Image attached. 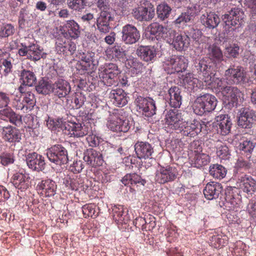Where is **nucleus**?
I'll return each instance as SVG.
<instances>
[{
	"instance_id": "nucleus-1",
	"label": "nucleus",
	"mask_w": 256,
	"mask_h": 256,
	"mask_svg": "<svg viewBox=\"0 0 256 256\" xmlns=\"http://www.w3.org/2000/svg\"><path fill=\"white\" fill-rule=\"evenodd\" d=\"M217 104L216 98L209 94H206L198 97L192 104L194 112L202 116L206 112L214 110Z\"/></svg>"
},
{
	"instance_id": "nucleus-2",
	"label": "nucleus",
	"mask_w": 256,
	"mask_h": 256,
	"mask_svg": "<svg viewBox=\"0 0 256 256\" xmlns=\"http://www.w3.org/2000/svg\"><path fill=\"white\" fill-rule=\"evenodd\" d=\"M224 77L228 84H242L248 82L246 71L240 66H230L225 71Z\"/></svg>"
},
{
	"instance_id": "nucleus-3",
	"label": "nucleus",
	"mask_w": 256,
	"mask_h": 256,
	"mask_svg": "<svg viewBox=\"0 0 256 256\" xmlns=\"http://www.w3.org/2000/svg\"><path fill=\"white\" fill-rule=\"evenodd\" d=\"M46 156L49 160L57 165L62 166L68 162L66 149L60 144H56L46 150Z\"/></svg>"
},
{
	"instance_id": "nucleus-4",
	"label": "nucleus",
	"mask_w": 256,
	"mask_h": 256,
	"mask_svg": "<svg viewBox=\"0 0 256 256\" xmlns=\"http://www.w3.org/2000/svg\"><path fill=\"white\" fill-rule=\"evenodd\" d=\"M244 18V13L239 8H232L228 14L222 16V20L225 23V31L228 32L234 30L232 26L241 25Z\"/></svg>"
},
{
	"instance_id": "nucleus-5",
	"label": "nucleus",
	"mask_w": 256,
	"mask_h": 256,
	"mask_svg": "<svg viewBox=\"0 0 256 256\" xmlns=\"http://www.w3.org/2000/svg\"><path fill=\"white\" fill-rule=\"evenodd\" d=\"M188 64V60L184 56H174L164 62V68L168 74H174L186 70Z\"/></svg>"
},
{
	"instance_id": "nucleus-6",
	"label": "nucleus",
	"mask_w": 256,
	"mask_h": 256,
	"mask_svg": "<svg viewBox=\"0 0 256 256\" xmlns=\"http://www.w3.org/2000/svg\"><path fill=\"white\" fill-rule=\"evenodd\" d=\"M172 34H170L166 38V42L176 50L182 51L185 50L190 44V39L184 33L177 32L174 30Z\"/></svg>"
},
{
	"instance_id": "nucleus-7",
	"label": "nucleus",
	"mask_w": 256,
	"mask_h": 256,
	"mask_svg": "<svg viewBox=\"0 0 256 256\" xmlns=\"http://www.w3.org/2000/svg\"><path fill=\"white\" fill-rule=\"evenodd\" d=\"M135 103L137 110L146 116L150 117L156 114V104L152 98L140 96L136 98Z\"/></svg>"
},
{
	"instance_id": "nucleus-8",
	"label": "nucleus",
	"mask_w": 256,
	"mask_h": 256,
	"mask_svg": "<svg viewBox=\"0 0 256 256\" xmlns=\"http://www.w3.org/2000/svg\"><path fill=\"white\" fill-rule=\"evenodd\" d=\"M106 126L110 130L116 132H126L130 128L129 121L121 118L116 113L110 115Z\"/></svg>"
},
{
	"instance_id": "nucleus-9",
	"label": "nucleus",
	"mask_w": 256,
	"mask_h": 256,
	"mask_svg": "<svg viewBox=\"0 0 256 256\" xmlns=\"http://www.w3.org/2000/svg\"><path fill=\"white\" fill-rule=\"evenodd\" d=\"M222 99L224 103L236 106L244 100V94L236 87L228 86L222 91Z\"/></svg>"
},
{
	"instance_id": "nucleus-10",
	"label": "nucleus",
	"mask_w": 256,
	"mask_h": 256,
	"mask_svg": "<svg viewBox=\"0 0 256 256\" xmlns=\"http://www.w3.org/2000/svg\"><path fill=\"white\" fill-rule=\"evenodd\" d=\"M172 32L173 30L168 26L165 27L158 22H153L147 27L146 34L152 35L150 38H156L158 40L162 38L166 41L168 35Z\"/></svg>"
},
{
	"instance_id": "nucleus-11",
	"label": "nucleus",
	"mask_w": 256,
	"mask_h": 256,
	"mask_svg": "<svg viewBox=\"0 0 256 256\" xmlns=\"http://www.w3.org/2000/svg\"><path fill=\"white\" fill-rule=\"evenodd\" d=\"M119 72L116 64L110 63L100 66L99 68V76L102 82L107 85L113 84L114 80L116 78Z\"/></svg>"
},
{
	"instance_id": "nucleus-12",
	"label": "nucleus",
	"mask_w": 256,
	"mask_h": 256,
	"mask_svg": "<svg viewBox=\"0 0 256 256\" xmlns=\"http://www.w3.org/2000/svg\"><path fill=\"white\" fill-rule=\"evenodd\" d=\"M177 174L175 168L169 166H160L156 172L155 180L160 184H165L174 180Z\"/></svg>"
},
{
	"instance_id": "nucleus-13",
	"label": "nucleus",
	"mask_w": 256,
	"mask_h": 256,
	"mask_svg": "<svg viewBox=\"0 0 256 256\" xmlns=\"http://www.w3.org/2000/svg\"><path fill=\"white\" fill-rule=\"evenodd\" d=\"M18 54L20 56H26L28 58L34 61H37L46 56L43 50L38 45L34 44L20 48Z\"/></svg>"
},
{
	"instance_id": "nucleus-14",
	"label": "nucleus",
	"mask_w": 256,
	"mask_h": 256,
	"mask_svg": "<svg viewBox=\"0 0 256 256\" xmlns=\"http://www.w3.org/2000/svg\"><path fill=\"white\" fill-rule=\"evenodd\" d=\"M122 40L128 44L136 43L140 37V32L137 28L130 24H126L122 28Z\"/></svg>"
},
{
	"instance_id": "nucleus-15",
	"label": "nucleus",
	"mask_w": 256,
	"mask_h": 256,
	"mask_svg": "<svg viewBox=\"0 0 256 256\" xmlns=\"http://www.w3.org/2000/svg\"><path fill=\"white\" fill-rule=\"evenodd\" d=\"M180 124L179 130L184 136L194 137L202 131V124L200 122L196 120L190 122H183Z\"/></svg>"
},
{
	"instance_id": "nucleus-16",
	"label": "nucleus",
	"mask_w": 256,
	"mask_h": 256,
	"mask_svg": "<svg viewBox=\"0 0 256 256\" xmlns=\"http://www.w3.org/2000/svg\"><path fill=\"white\" fill-rule=\"evenodd\" d=\"M64 132L70 136L82 137L89 132L88 124H82L80 123L68 122L64 124Z\"/></svg>"
},
{
	"instance_id": "nucleus-17",
	"label": "nucleus",
	"mask_w": 256,
	"mask_h": 256,
	"mask_svg": "<svg viewBox=\"0 0 256 256\" xmlns=\"http://www.w3.org/2000/svg\"><path fill=\"white\" fill-rule=\"evenodd\" d=\"M238 124L244 128H250L255 120L254 112L248 108H242L238 113Z\"/></svg>"
},
{
	"instance_id": "nucleus-18",
	"label": "nucleus",
	"mask_w": 256,
	"mask_h": 256,
	"mask_svg": "<svg viewBox=\"0 0 256 256\" xmlns=\"http://www.w3.org/2000/svg\"><path fill=\"white\" fill-rule=\"evenodd\" d=\"M112 20V14L110 10L101 11L96 19V26L101 33L106 34L110 32V21Z\"/></svg>"
},
{
	"instance_id": "nucleus-19",
	"label": "nucleus",
	"mask_w": 256,
	"mask_h": 256,
	"mask_svg": "<svg viewBox=\"0 0 256 256\" xmlns=\"http://www.w3.org/2000/svg\"><path fill=\"white\" fill-rule=\"evenodd\" d=\"M26 161L28 168L32 170L40 171L44 169V158L36 152L28 154L26 156Z\"/></svg>"
},
{
	"instance_id": "nucleus-20",
	"label": "nucleus",
	"mask_w": 256,
	"mask_h": 256,
	"mask_svg": "<svg viewBox=\"0 0 256 256\" xmlns=\"http://www.w3.org/2000/svg\"><path fill=\"white\" fill-rule=\"evenodd\" d=\"M236 186L244 192L252 194L256 190V181L251 176L243 174L238 178Z\"/></svg>"
},
{
	"instance_id": "nucleus-21",
	"label": "nucleus",
	"mask_w": 256,
	"mask_h": 256,
	"mask_svg": "<svg viewBox=\"0 0 256 256\" xmlns=\"http://www.w3.org/2000/svg\"><path fill=\"white\" fill-rule=\"evenodd\" d=\"M132 14L133 17L139 21H148L154 16V9H150L143 6H138L132 9Z\"/></svg>"
},
{
	"instance_id": "nucleus-22",
	"label": "nucleus",
	"mask_w": 256,
	"mask_h": 256,
	"mask_svg": "<svg viewBox=\"0 0 256 256\" xmlns=\"http://www.w3.org/2000/svg\"><path fill=\"white\" fill-rule=\"evenodd\" d=\"M84 160L92 166H102L104 162L102 154L92 148L88 149L84 152Z\"/></svg>"
},
{
	"instance_id": "nucleus-23",
	"label": "nucleus",
	"mask_w": 256,
	"mask_h": 256,
	"mask_svg": "<svg viewBox=\"0 0 256 256\" xmlns=\"http://www.w3.org/2000/svg\"><path fill=\"white\" fill-rule=\"evenodd\" d=\"M12 182L18 189L24 190L30 185V178L28 174L17 172L12 176Z\"/></svg>"
},
{
	"instance_id": "nucleus-24",
	"label": "nucleus",
	"mask_w": 256,
	"mask_h": 256,
	"mask_svg": "<svg viewBox=\"0 0 256 256\" xmlns=\"http://www.w3.org/2000/svg\"><path fill=\"white\" fill-rule=\"evenodd\" d=\"M210 64V62L208 58L195 60V67L198 72L202 74V80L204 82L206 76H210L214 73L212 66Z\"/></svg>"
},
{
	"instance_id": "nucleus-25",
	"label": "nucleus",
	"mask_w": 256,
	"mask_h": 256,
	"mask_svg": "<svg viewBox=\"0 0 256 256\" xmlns=\"http://www.w3.org/2000/svg\"><path fill=\"white\" fill-rule=\"evenodd\" d=\"M70 90L69 83L63 79H58L52 84V92L59 98L65 97L70 93Z\"/></svg>"
},
{
	"instance_id": "nucleus-26",
	"label": "nucleus",
	"mask_w": 256,
	"mask_h": 256,
	"mask_svg": "<svg viewBox=\"0 0 256 256\" xmlns=\"http://www.w3.org/2000/svg\"><path fill=\"white\" fill-rule=\"evenodd\" d=\"M216 124L218 126V132L225 136L230 133L232 122L228 115H220L216 118Z\"/></svg>"
},
{
	"instance_id": "nucleus-27",
	"label": "nucleus",
	"mask_w": 256,
	"mask_h": 256,
	"mask_svg": "<svg viewBox=\"0 0 256 256\" xmlns=\"http://www.w3.org/2000/svg\"><path fill=\"white\" fill-rule=\"evenodd\" d=\"M134 150L140 158H148L154 152L153 148L147 142H138L134 145Z\"/></svg>"
},
{
	"instance_id": "nucleus-28",
	"label": "nucleus",
	"mask_w": 256,
	"mask_h": 256,
	"mask_svg": "<svg viewBox=\"0 0 256 256\" xmlns=\"http://www.w3.org/2000/svg\"><path fill=\"white\" fill-rule=\"evenodd\" d=\"M180 92V90L178 86H174L169 89L166 98L168 100L169 104L172 107L178 108L182 104V97Z\"/></svg>"
},
{
	"instance_id": "nucleus-29",
	"label": "nucleus",
	"mask_w": 256,
	"mask_h": 256,
	"mask_svg": "<svg viewBox=\"0 0 256 256\" xmlns=\"http://www.w3.org/2000/svg\"><path fill=\"white\" fill-rule=\"evenodd\" d=\"M221 190L222 186L220 184L212 182L206 185L204 190V194L206 198L212 200L218 198Z\"/></svg>"
},
{
	"instance_id": "nucleus-30",
	"label": "nucleus",
	"mask_w": 256,
	"mask_h": 256,
	"mask_svg": "<svg viewBox=\"0 0 256 256\" xmlns=\"http://www.w3.org/2000/svg\"><path fill=\"white\" fill-rule=\"evenodd\" d=\"M110 98L113 104L119 107L125 106L128 102L126 94L122 89H116L111 90Z\"/></svg>"
},
{
	"instance_id": "nucleus-31",
	"label": "nucleus",
	"mask_w": 256,
	"mask_h": 256,
	"mask_svg": "<svg viewBox=\"0 0 256 256\" xmlns=\"http://www.w3.org/2000/svg\"><path fill=\"white\" fill-rule=\"evenodd\" d=\"M202 23L206 28H214L220 22L218 16L214 12H206L200 17Z\"/></svg>"
},
{
	"instance_id": "nucleus-32",
	"label": "nucleus",
	"mask_w": 256,
	"mask_h": 256,
	"mask_svg": "<svg viewBox=\"0 0 256 256\" xmlns=\"http://www.w3.org/2000/svg\"><path fill=\"white\" fill-rule=\"evenodd\" d=\"M136 53L138 56L146 62H152L156 56L155 48L150 46H139Z\"/></svg>"
},
{
	"instance_id": "nucleus-33",
	"label": "nucleus",
	"mask_w": 256,
	"mask_h": 256,
	"mask_svg": "<svg viewBox=\"0 0 256 256\" xmlns=\"http://www.w3.org/2000/svg\"><path fill=\"white\" fill-rule=\"evenodd\" d=\"M224 80H226L225 78L224 80L219 78L214 73L210 76H206L204 78V82L206 84L215 89L216 92H220L221 94L224 89L227 86L225 84Z\"/></svg>"
},
{
	"instance_id": "nucleus-34",
	"label": "nucleus",
	"mask_w": 256,
	"mask_h": 256,
	"mask_svg": "<svg viewBox=\"0 0 256 256\" xmlns=\"http://www.w3.org/2000/svg\"><path fill=\"white\" fill-rule=\"evenodd\" d=\"M56 188L55 182L51 180H42L37 186L38 190H42L41 193L44 194L46 196H54L56 193Z\"/></svg>"
},
{
	"instance_id": "nucleus-35",
	"label": "nucleus",
	"mask_w": 256,
	"mask_h": 256,
	"mask_svg": "<svg viewBox=\"0 0 256 256\" xmlns=\"http://www.w3.org/2000/svg\"><path fill=\"white\" fill-rule=\"evenodd\" d=\"M2 130V138L6 141L12 142H19L21 139L20 134L18 130L12 126L3 127Z\"/></svg>"
},
{
	"instance_id": "nucleus-36",
	"label": "nucleus",
	"mask_w": 256,
	"mask_h": 256,
	"mask_svg": "<svg viewBox=\"0 0 256 256\" xmlns=\"http://www.w3.org/2000/svg\"><path fill=\"white\" fill-rule=\"evenodd\" d=\"M165 121L167 124L172 128L176 130H179L183 122L181 120L180 116L178 113L177 110H170L166 115Z\"/></svg>"
},
{
	"instance_id": "nucleus-37",
	"label": "nucleus",
	"mask_w": 256,
	"mask_h": 256,
	"mask_svg": "<svg viewBox=\"0 0 256 256\" xmlns=\"http://www.w3.org/2000/svg\"><path fill=\"white\" fill-rule=\"evenodd\" d=\"M206 50L207 55L209 58L216 64V66L223 60L222 52L219 47L212 44L209 45Z\"/></svg>"
},
{
	"instance_id": "nucleus-38",
	"label": "nucleus",
	"mask_w": 256,
	"mask_h": 256,
	"mask_svg": "<svg viewBox=\"0 0 256 256\" xmlns=\"http://www.w3.org/2000/svg\"><path fill=\"white\" fill-rule=\"evenodd\" d=\"M2 57L0 60V72L2 76H6L12 72L14 59L10 56V54L7 52L3 54Z\"/></svg>"
},
{
	"instance_id": "nucleus-39",
	"label": "nucleus",
	"mask_w": 256,
	"mask_h": 256,
	"mask_svg": "<svg viewBox=\"0 0 256 256\" xmlns=\"http://www.w3.org/2000/svg\"><path fill=\"white\" fill-rule=\"evenodd\" d=\"M127 214V211L124 210L122 206H114L112 208V214L114 219L118 223H127L129 220Z\"/></svg>"
},
{
	"instance_id": "nucleus-40",
	"label": "nucleus",
	"mask_w": 256,
	"mask_h": 256,
	"mask_svg": "<svg viewBox=\"0 0 256 256\" xmlns=\"http://www.w3.org/2000/svg\"><path fill=\"white\" fill-rule=\"evenodd\" d=\"M0 118L16 124L20 122L21 116L16 114L10 108H7L0 110Z\"/></svg>"
},
{
	"instance_id": "nucleus-41",
	"label": "nucleus",
	"mask_w": 256,
	"mask_h": 256,
	"mask_svg": "<svg viewBox=\"0 0 256 256\" xmlns=\"http://www.w3.org/2000/svg\"><path fill=\"white\" fill-rule=\"evenodd\" d=\"M66 28L69 36L74 39L79 37L80 30L79 25L74 20H68L66 24Z\"/></svg>"
},
{
	"instance_id": "nucleus-42",
	"label": "nucleus",
	"mask_w": 256,
	"mask_h": 256,
	"mask_svg": "<svg viewBox=\"0 0 256 256\" xmlns=\"http://www.w3.org/2000/svg\"><path fill=\"white\" fill-rule=\"evenodd\" d=\"M22 84L28 86H32L36 82V76L34 73L30 70H23L20 74Z\"/></svg>"
},
{
	"instance_id": "nucleus-43",
	"label": "nucleus",
	"mask_w": 256,
	"mask_h": 256,
	"mask_svg": "<svg viewBox=\"0 0 256 256\" xmlns=\"http://www.w3.org/2000/svg\"><path fill=\"white\" fill-rule=\"evenodd\" d=\"M210 174L214 178L220 180L225 177L226 174V170L222 165L213 164L210 167Z\"/></svg>"
},
{
	"instance_id": "nucleus-44",
	"label": "nucleus",
	"mask_w": 256,
	"mask_h": 256,
	"mask_svg": "<svg viewBox=\"0 0 256 256\" xmlns=\"http://www.w3.org/2000/svg\"><path fill=\"white\" fill-rule=\"evenodd\" d=\"M182 81L185 87L190 90H192L200 85L199 80L197 78H194V75L192 74H186Z\"/></svg>"
},
{
	"instance_id": "nucleus-45",
	"label": "nucleus",
	"mask_w": 256,
	"mask_h": 256,
	"mask_svg": "<svg viewBox=\"0 0 256 256\" xmlns=\"http://www.w3.org/2000/svg\"><path fill=\"white\" fill-rule=\"evenodd\" d=\"M196 14L195 12H193L192 8L188 10L186 12H182L178 18L175 20L174 22L177 24H184L189 22Z\"/></svg>"
},
{
	"instance_id": "nucleus-46",
	"label": "nucleus",
	"mask_w": 256,
	"mask_h": 256,
	"mask_svg": "<svg viewBox=\"0 0 256 256\" xmlns=\"http://www.w3.org/2000/svg\"><path fill=\"white\" fill-rule=\"evenodd\" d=\"M217 156L221 159L226 160L229 158L230 152L228 147L221 142H218L216 144Z\"/></svg>"
},
{
	"instance_id": "nucleus-47",
	"label": "nucleus",
	"mask_w": 256,
	"mask_h": 256,
	"mask_svg": "<svg viewBox=\"0 0 256 256\" xmlns=\"http://www.w3.org/2000/svg\"><path fill=\"white\" fill-rule=\"evenodd\" d=\"M172 11L171 8L166 3L163 2L158 6L156 13L158 18L162 20L168 18Z\"/></svg>"
},
{
	"instance_id": "nucleus-48",
	"label": "nucleus",
	"mask_w": 256,
	"mask_h": 256,
	"mask_svg": "<svg viewBox=\"0 0 256 256\" xmlns=\"http://www.w3.org/2000/svg\"><path fill=\"white\" fill-rule=\"evenodd\" d=\"M210 161L209 156L204 153H197L195 154L194 160L192 161L194 166L200 168L203 166L206 165Z\"/></svg>"
},
{
	"instance_id": "nucleus-49",
	"label": "nucleus",
	"mask_w": 256,
	"mask_h": 256,
	"mask_svg": "<svg viewBox=\"0 0 256 256\" xmlns=\"http://www.w3.org/2000/svg\"><path fill=\"white\" fill-rule=\"evenodd\" d=\"M36 90L39 94H47L52 92V84L44 80H40L36 87Z\"/></svg>"
},
{
	"instance_id": "nucleus-50",
	"label": "nucleus",
	"mask_w": 256,
	"mask_h": 256,
	"mask_svg": "<svg viewBox=\"0 0 256 256\" xmlns=\"http://www.w3.org/2000/svg\"><path fill=\"white\" fill-rule=\"evenodd\" d=\"M21 97L26 106V110L30 112L35 104L34 94L30 92H27L21 95Z\"/></svg>"
},
{
	"instance_id": "nucleus-51",
	"label": "nucleus",
	"mask_w": 256,
	"mask_h": 256,
	"mask_svg": "<svg viewBox=\"0 0 256 256\" xmlns=\"http://www.w3.org/2000/svg\"><path fill=\"white\" fill-rule=\"evenodd\" d=\"M86 0H68L69 8L76 11H80L86 6Z\"/></svg>"
},
{
	"instance_id": "nucleus-52",
	"label": "nucleus",
	"mask_w": 256,
	"mask_h": 256,
	"mask_svg": "<svg viewBox=\"0 0 256 256\" xmlns=\"http://www.w3.org/2000/svg\"><path fill=\"white\" fill-rule=\"evenodd\" d=\"M255 146L254 144L250 140H243L240 143L238 148L240 151L250 155Z\"/></svg>"
},
{
	"instance_id": "nucleus-53",
	"label": "nucleus",
	"mask_w": 256,
	"mask_h": 256,
	"mask_svg": "<svg viewBox=\"0 0 256 256\" xmlns=\"http://www.w3.org/2000/svg\"><path fill=\"white\" fill-rule=\"evenodd\" d=\"M95 206L92 204H88L82 207V212L85 218L92 217L96 218L97 214H96Z\"/></svg>"
},
{
	"instance_id": "nucleus-54",
	"label": "nucleus",
	"mask_w": 256,
	"mask_h": 256,
	"mask_svg": "<svg viewBox=\"0 0 256 256\" xmlns=\"http://www.w3.org/2000/svg\"><path fill=\"white\" fill-rule=\"evenodd\" d=\"M12 106L18 110H20L24 113H26L28 112V110H26V106L23 102V100L20 96H16L12 101Z\"/></svg>"
},
{
	"instance_id": "nucleus-55",
	"label": "nucleus",
	"mask_w": 256,
	"mask_h": 256,
	"mask_svg": "<svg viewBox=\"0 0 256 256\" xmlns=\"http://www.w3.org/2000/svg\"><path fill=\"white\" fill-rule=\"evenodd\" d=\"M95 54L92 52H86L80 54V58L83 62L86 63L88 66L94 62V58Z\"/></svg>"
},
{
	"instance_id": "nucleus-56",
	"label": "nucleus",
	"mask_w": 256,
	"mask_h": 256,
	"mask_svg": "<svg viewBox=\"0 0 256 256\" xmlns=\"http://www.w3.org/2000/svg\"><path fill=\"white\" fill-rule=\"evenodd\" d=\"M14 32V27L10 24H4L0 30V37L6 38L12 34Z\"/></svg>"
},
{
	"instance_id": "nucleus-57",
	"label": "nucleus",
	"mask_w": 256,
	"mask_h": 256,
	"mask_svg": "<svg viewBox=\"0 0 256 256\" xmlns=\"http://www.w3.org/2000/svg\"><path fill=\"white\" fill-rule=\"evenodd\" d=\"M239 49V46L236 44L226 46L225 54H228V56L236 58L238 54Z\"/></svg>"
},
{
	"instance_id": "nucleus-58",
	"label": "nucleus",
	"mask_w": 256,
	"mask_h": 256,
	"mask_svg": "<svg viewBox=\"0 0 256 256\" xmlns=\"http://www.w3.org/2000/svg\"><path fill=\"white\" fill-rule=\"evenodd\" d=\"M113 58L118 59L123 58L125 56L124 51L119 46H114L110 50Z\"/></svg>"
},
{
	"instance_id": "nucleus-59",
	"label": "nucleus",
	"mask_w": 256,
	"mask_h": 256,
	"mask_svg": "<svg viewBox=\"0 0 256 256\" xmlns=\"http://www.w3.org/2000/svg\"><path fill=\"white\" fill-rule=\"evenodd\" d=\"M100 138L94 134L88 135L86 138V140L90 146L94 147L98 145Z\"/></svg>"
},
{
	"instance_id": "nucleus-60",
	"label": "nucleus",
	"mask_w": 256,
	"mask_h": 256,
	"mask_svg": "<svg viewBox=\"0 0 256 256\" xmlns=\"http://www.w3.org/2000/svg\"><path fill=\"white\" fill-rule=\"evenodd\" d=\"M212 244L216 248H220L221 246H224V242L218 236H214L212 238Z\"/></svg>"
},
{
	"instance_id": "nucleus-61",
	"label": "nucleus",
	"mask_w": 256,
	"mask_h": 256,
	"mask_svg": "<svg viewBox=\"0 0 256 256\" xmlns=\"http://www.w3.org/2000/svg\"><path fill=\"white\" fill-rule=\"evenodd\" d=\"M10 102V98L8 94L4 92H0V108L6 107Z\"/></svg>"
},
{
	"instance_id": "nucleus-62",
	"label": "nucleus",
	"mask_w": 256,
	"mask_h": 256,
	"mask_svg": "<svg viewBox=\"0 0 256 256\" xmlns=\"http://www.w3.org/2000/svg\"><path fill=\"white\" fill-rule=\"evenodd\" d=\"M84 103V98L81 94H76L74 99V104L76 108H80Z\"/></svg>"
},
{
	"instance_id": "nucleus-63",
	"label": "nucleus",
	"mask_w": 256,
	"mask_h": 256,
	"mask_svg": "<svg viewBox=\"0 0 256 256\" xmlns=\"http://www.w3.org/2000/svg\"><path fill=\"white\" fill-rule=\"evenodd\" d=\"M97 6L101 11L110 10L107 0H98Z\"/></svg>"
},
{
	"instance_id": "nucleus-64",
	"label": "nucleus",
	"mask_w": 256,
	"mask_h": 256,
	"mask_svg": "<svg viewBox=\"0 0 256 256\" xmlns=\"http://www.w3.org/2000/svg\"><path fill=\"white\" fill-rule=\"evenodd\" d=\"M10 196V194L7 190L3 186H0V200H7Z\"/></svg>"
}]
</instances>
